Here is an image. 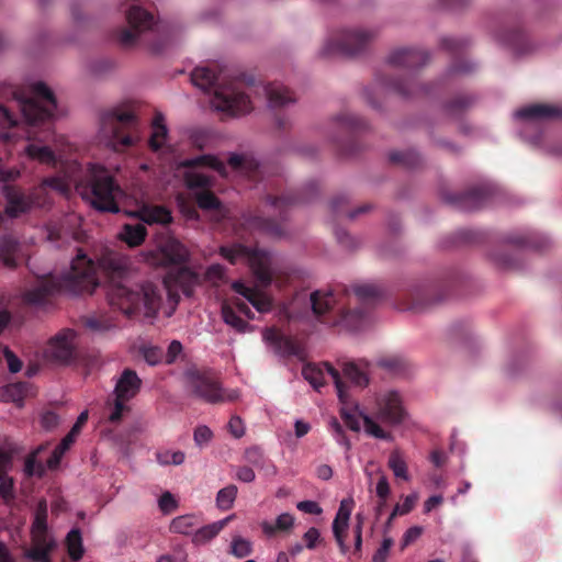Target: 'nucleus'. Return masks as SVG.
Returning a JSON list of instances; mask_svg holds the SVG:
<instances>
[{
    "label": "nucleus",
    "mask_w": 562,
    "mask_h": 562,
    "mask_svg": "<svg viewBox=\"0 0 562 562\" xmlns=\"http://www.w3.org/2000/svg\"><path fill=\"white\" fill-rule=\"evenodd\" d=\"M29 385L25 382L9 384L0 389V400L5 402L20 403L26 396Z\"/></svg>",
    "instance_id": "nucleus-47"
},
{
    "label": "nucleus",
    "mask_w": 562,
    "mask_h": 562,
    "mask_svg": "<svg viewBox=\"0 0 562 562\" xmlns=\"http://www.w3.org/2000/svg\"><path fill=\"white\" fill-rule=\"evenodd\" d=\"M184 181L187 187L191 190H207L213 184L211 177L200 172H187L184 176Z\"/></svg>",
    "instance_id": "nucleus-57"
},
{
    "label": "nucleus",
    "mask_w": 562,
    "mask_h": 562,
    "mask_svg": "<svg viewBox=\"0 0 562 562\" xmlns=\"http://www.w3.org/2000/svg\"><path fill=\"white\" fill-rule=\"evenodd\" d=\"M233 289L236 293L243 295L258 312L267 313L272 308V300L265 293L246 286L241 282H235Z\"/></svg>",
    "instance_id": "nucleus-29"
},
{
    "label": "nucleus",
    "mask_w": 562,
    "mask_h": 562,
    "mask_svg": "<svg viewBox=\"0 0 562 562\" xmlns=\"http://www.w3.org/2000/svg\"><path fill=\"white\" fill-rule=\"evenodd\" d=\"M50 550L49 544L36 546L29 551L27 557L34 562H50Z\"/></svg>",
    "instance_id": "nucleus-64"
},
{
    "label": "nucleus",
    "mask_w": 562,
    "mask_h": 562,
    "mask_svg": "<svg viewBox=\"0 0 562 562\" xmlns=\"http://www.w3.org/2000/svg\"><path fill=\"white\" fill-rule=\"evenodd\" d=\"M20 243L11 235L0 237V259L5 268L15 269L19 266Z\"/></svg>",
    "instance_id": "nucleus-33"
},
{
    "label": "nucleus",
    "mask_w": 562,
    "mask_h": 562,
    "mask_svg": "<svg viewBox=\"0 0 562 562\" xmlns=\"http://www.w3.org/2000/svg\"><path fill=\"white\" fill-rule=\"evenodd\" d=\"M67 551L71 560L78 561L82 558L85 550L82 537L79 529H71L66 537Z\"/></svg>",
    "instance_id": "nucleus-48"
},
{
    "label": "nucleus",
    "mask_w": 562,
    "mask_h": 562,
    "mask_svg": "<svg viewBox=\"0 0 562 562\" xmlns=\"http://www.w3.org/2000/svg\"><path fill=\"white\" fill-rule=\"evenodd\" d=\"M26 151L31 158L41 162L48 165H55L56 162L55 153L48 146L32 143L26 147Z\"/></svg>",
    "instance_id": "nucleus-50"
},
{
    "label": "nucleus",
    "mask_w": 562,
    "mask_h": 562,
    "mask_svg": "<svg viewBox=\"0 0 562 562\" xmlns=\"http://www.w3.org/2000/svg\"><path fill=\"white\" fill-rule=\"evenodd\" d=\"M151 127H153V133L149 138V147L151 150L158 151L159 149L162 148L164 143L167 137V134H168V130L165 124V117L161 113L155 114V116L153 119Z\"/></svg>",
    "instance_id": "nucleus-39"
},
{
    "label": "nucleus",
    "mask_w": 562,
    "mask_h": 562,
    "mask_svg": "<svg viewBox=\"0 0 562 562\" xmlns=\"http://www.w3.org/2000/svg\"><path fill=\"white\" fill-rule=\"evenodd\" d=\"M126 20L128 27L121 29L117 33V41L122 47L132 48L138 42H143L155 53L162 49L161 42L151 43L148 38L157 36L159 33V25L150 12L134 3L126 11Z\"/></svg>",
    "instance_id": "nucleus-9"
},
{
    "label": "nucleus",
    "mask_w": 562,
    "mask_h": 562,
    "mask_svg": "<svg viewBox=\"0 0 562 562\" xmlns=\"http://www.w3.org/2000/svg\"><path fill=\"white\" fill-rule=\"evenodd\" d=\"M515 116L529 121H547L562 117V106L551 104H532L516 111Z\"/></svg>",
    "instance_id": "nucleus-28"
},
{
    "label": "nucleus",
    "mask_w": 562,
    "mask_h": 562,
    "mask_svg": "<svg viewBox=\"0 0 562 562\" xmlns=\"http://www.w3.org/2000/svg\"><path fill=\"white\" fill-rule=\"evenodd\" d=\"M261 530L268 538H274L279 533H289L294 527V517L289 513L279 515L273 522L263 520Z\"/></svg>",
    "instance_id": "nucleus-34"
},
{
    "label": "nucleus",
    "mask_w": 562,
    "mask_h": 562,
    "mask_svg": "<svg viewBox=\"0 0 562 562\" xmlns=\"http://www.w3.org/2000/svg\"><path fill=\"white\" fill-rule=\"evenodd\" d=\"M509 240L513 244H516L519 246H528V247H532V248H536L539 250L547 248V246L549 245V239L547 237H543V236L538 237V236H535L533 234L515 236V237H512Z\"/></svg>",
    "instance_id": "nucleus-53"
},
{
    "label": "nucleus",
    "mask_w": 562,
    "mask_h": 562,
    "mask_svg": "<svg viewBox=\"0 0 562 562\" xmlns=\"http://www.w3.org/2000/svg\"><path fill=\"white\" fill-rule=\"evenodd\" d=\"M222 317L227 325L236 329L238 333H245L249 328V324L237 314L233 306L228 304L222 305Z\"/></svg>",
    "instance_id": "nucleus-49"
},
{
    "label": "nucleus",
    "mask_w": 562,
    "mask_h": 562,
    "mask_svg": "<svg viewBox=\"0 0 562 562\" xmlns=\"http://www.w3.org/2000/svg\"><path fill=\"white\" fill-rule=\"evenodd\" d=\"M233 515L228 516L222 520L205 525L199 529H196L192 533V543L195 546H203L214 539L233 519Z\"/></svg>",
    "instance_id": "nucleus-35"
},
{
    "label": "nucleus",
    "mask_w": 562,
    "mask_h": 562,
    "mask_svg": "<svg viewBox=\"0 0 562 562\" xmlns=\"http://www.w3.org/2000/svg\"><path fill=\"white\" fill-rule=\"evenodd\" d=\"M190 384L193 393L206 403L216 404L222 402H233L239 397L237 390L224 391L217 379L211 373H192Z\"/></svg>",
    "instance_id": "nucleus-13"
},
{
    "label": "nucleus",
    "mask_w": 562,
    "mask_h": 562,
    "mask_svg": "<svg viewBox=\"0 0 562 562\" xmlns=\"http://www.w3.org/2000/svg\"><path fill=\"white\" fill-rule=\"evenodd\" d=\"M37 452H38V450L30 453L25 458L24 473L29 477L34 476V475L41 477V476H43V474L45 472L44 465L36 460Z\"/></svg>",
    "instance_id": "nucleus-60"
},
{
    "label": "nucleus",
    "mask_w": 562,
    "mask_h": 562,
    "mask_svg": "<svg viewBox=\"0 0 562 562\" xmlns=\"http://www.w3.org/2000/svg\"><path fill=\"white\" fill-rule=\"evenodd\" d=\"M88 419V413L82 412L78 418L70 431L61 439L60 443L55 447L53 450L50 457L47 460V467L49 469H55L60 463V460L65 452L71 447V445L75 442L76 437L80 432V429L82 425Z\"/></svg>",
    "instance_id": "nucleus-27"
},
{
    "label": "nucleus",
    "mask_w": 562,
    "mask_h": 562,
    "mask_svg": "<svg viewBox=\"0 0 562 562\" xmlns=\"http://www.w3.org/2000/svg\"><path fill=\"white\" fill-rule=\"evenodd\" d=\"M434 293V286L420 283L413 284L405 294L404 302L401 304V308L413 312H422L435 303L441 301V297H432Z\"/></svg>",
    "instance_id": "nucleus-21"
},
{
    "label": "nucleus",
    "mask_w": 562,
    "mask_h": 562,
    "mask_svg": "<svg viewBox=\"0 0 562 562\" xmlns=\"http://www.w3.org/2000/svg\"><path fill=\"white\" fill-rule=\"evenodd\" d=\"M389 159L392 164L400 165L408 169L418 168L423 162L422 156L413 149L391 151Z\"/></svg>",
    "instance_id": "nucleus-41"
},
{
    "label": "nucleus",
    "mask_w": 562,
    "mask_h": 562,
    "mask_svg": "<svg viewBox=\"0 0 562 562\" xmlns=\"http://www.w3.org/2000/svg\"><path fill=\"white\" fill-rule=\"evenodd\" d=\"M363 425L366 431L378 439L391 440L392 435L385 431L378 423H375L370 416H363Z\"/></svg>",
    "instance_id": "nucleus-61"
},
{
    "label": "nucleus",
    "mask_w": 562,
    "mask_h": 562,
    "mask_svg": "<svg viewBox=\"0 0 562 562\" xmlns=\"http://www.w3.org/2000/svg\"><path fill=\"white\" fill-rule=\"evenodd\" d=\"M57 110L54 92L36 82L27 90L0 83V128L10 130L24 123L30 127L48 123Z\"/></svg>",
    "instance_id": "nucleus-3"
},
{
    "label": "nucleus",
    "mask_w": 562,
    "mask_h": 562,
    "mask_svg": "<svg viewBox=\"0 0 562 562\" xmlns=\"http://www.w3.org/2000/svg\"><path fill=\"white\" fill-rule=\"evenodd\" d=\"M417 499H418L417 494H411L404 498L403 504H396L386 521V525L390 526L396 516H402V515H406V514L411 513L413 510Z\"/></svg>",
    "instance_id": "nucleus-58"
},
{
    "label": "nucleus",
    "mask_w": 562,
    "mask_h": 562,
    "mask_svg": "<svg viewBox=\"0 0 562 562\" xmlns=\"http://www.w3.org/2000/svg\"><path fill=\"white\" fill-rule=\"evenodd\" d=\"M12 463V454L0 450V497L9 503L14 499V481L7 475Z\"/></svg>",
    "instance_id": "nucleus-31"
},
{
    "label": "nucleus",
    "mask_w": 562,
    "mask_h": 562,
    "mask_svg": "<svg viewBox=\"0 0 562 562\" xmlns=\"http://www.w3.org/2000/svg\"><path fill=\"white\" fill-rule=\"evenodd\" d=\"M252 550V543L249 540L241 536H235L233 537L228 552L237 559H244L249 557Z\"/></svg>",
    "instance_id": "nucleus-54"
},
{
    "label": "nucleus",
    "mask_w": 562,
    "mask_h": 562,
    "mask_svg": "<svg viewBox=\"0 0 562 562\" xmlns=\"http://www.w3.org/2000/svg\"><path fill=\"white\" fill-rule=\"evenodd\" d=\"M376 35L378 31L374 29H344L328 38L321 54L325 57L355 56L367 49Z\"/></svg>",
    "instance_id": "nucleus-10"
},
{
    "label": "nucleus",
    "mask_w": 562,
    "mask_h": 562,
    "mask_svg": "<svg viewBox=\"0 0 562 562\" xmlns=\"http://www.w3.org/2000/svg\"><path fill=\"white\" fill-rule=\"evenodd\" d=\"M2 194L7 201L4 213L9 217H19L33 207L29 194H25L14 186L3 184Z\"/></svg>",
    "instance_id": "nucleus-23"
},
{
    "label": "nucleus",
    "mask_w": 562,
    "mask_h": 562,
    "mask_svg": "<svg viewBox=\"0 0 562 562\" xmlns=\"http://www.w3.org/2000/svg\"><path fill=\"white\" fill-rule=\"evenodd\" d=\"M100 132L109 146L122 150L139 139V120L132 110L115 108L102 113Z\"/></svg>",
    "instance_id": "nucleus-8"
},
{
    "label": "nucleus",
    "mask_w": 562,
    "mask_h": 562,
    "mask_svg": "<svg viewBox=\"0 0 562 562\" xmlns=\"http://www.w3.org/2000/svg\"><path fill=\"white\" fill-rule=\"evenodd\" d=\"M71 186H75L82 200L100 212L119 213L120 203L126 196L112 172L98 164H89L78 177L45 178L29 196L33 206L44 207L50 203L48 190L67 195Z\"/></svg>",
    "instance_id": "nucleus-1"
},
{
    "label": "nucleus",
    "mask_w": 562,
    "mask_h": 562,
    "mask_svg": "<svg viewBox=\"0 0 562 562\" xmlns=\"http://www.w3.org/2000/svg\"><path fill=\"white\" fill-rule=\"evenodd\" d=\"M441 199L460 211L473 212L487 204L491 199V189L476 187L462 193L442 191Z\"/></svg>",
    "instance_id": "nucleus-15"
},
{
    "label": "nucleus",
    "mask_w": 562,
    "mask_h": 562,
    "mask_svg": "<svg viewBox=\"0 0 562 562\" xmlns=\"http://www.w3.org/2000/svg\"><path fill=\"white\" fill-rule=\"evenodd\" d=\"M191 80L203 91H213L211 102L217 111L237 116L252 110L249 95L239 89V81L228 79L217 65L196 67L191 74Z\"/></svg>",
    "instance_id": "nucleus-6"
},
{
    "label": "nucleus",
    "mask_w": 562,
    "mask_h": 562,
    "mask_svg": "<svg viewBox=\"0 0 562 562\" xmlns=\"http://www.w3.org/2000/svg\"><path fill=\"white\" fill-rule=\"evenodd\" d=\"M379 366L383 369L389 370L390 372L398 373L404 370L405 361L401 357L391 356L379 360Z\"/></svg>",
    "instance_id": "nucleus-63"
},
{
    "label": "nucleus",
    "mask_w": 562,
    "mask_h": 562,
    "mask_svg": "<svg viewBox=\"0 0 562 562\" xmlns=\"http://www.w3.org/2000/svg\"><path fill=\"white\" fill-rule=\"evenodd\" d=\"M224 278L225 268L220 263H213L205 270L202 281L205 280L217 285L220 282L224 281Z\"/></svg>",
    "instance_id": "nucleus-62"
},
{
    "label": "nucleus",
    "mask_w": 562,
    "mask_h": 562,
    "mask_svg": "<svg viewBox=\"0 0 562 562\" xmlns=\"http://www.w3.org/2000/svg\"><path fill=\"white\" fill-rule=\"evenodd\" d=\"M200 524L198 516L193 514L181 515L173 518L170 522L169 529L173 533L192 535L194 528Z\"/></svg>",
    "instance_id": "nucleus-45"
},
{
    "label": "nucleus",
    "mask_w": 562,
    "mask_h": 562,
    "mask_svg": "<svg viewBox=\"0 0 562 562\" xmlns=\"http://www.w3.org/2000/svg\"><path fill=\"white\" fill-rule=\"evenodd\" d=\"M355 299L359 307H350L348 288L338 284L329 290H317L311 294L314 315L319 322L329 326H344L350 330L361 328L367 310L382 295L380 288L372 284H361L353 288Z\"/></svg>",
    "instance_id": "nucleus-4"
},
{
    "label": "nucleus",
    "mask_w": 562,
    "mask_h": 562,
    "mask_svg": "<svg viewBox=\"0 0 562 562\" xmlns=\"http://www.w3.org/2000/svg\"><path fill=\"white\" fill-rule=\"evenodd\" d=\"M98 265L110 279L106 297L113 308H117L127 317L139 314L154 317L157 314L161 302L157 285L145 282L131 288L122 283L128 271V259L124 255L105 249Z\"/></svg>",
    "instance_id": "nucleus-2"
},
{
    "label": "nucleus",
    "mask_w": 562,
    "mask_h": 562,
    "mask_svg": "<svg viewBox=\"0 0 562 562\" xmlns=\"http://www.w3.org/2000/svg\"><path fill=\"white\" fill-rule=\"evenodd\" d=\"M228 165L235 171L243 172L255 181H257L261 175V165L251 155L232 154L228 158Z\"/></svg>",
    "instance_id": "nucleus-30"
},
{
    "label": "nucleus",
    "mask_w": 562,
    "mask_h": 562,
    "mask_svg": "<svg viewBox=\"0 0 562 562\" xmlns=\"http://www.w3.org/2000/svg\"><path fill=\"white\" fill-rule=\"evenodd\" d=\"M220 255L232 265L239 261L246 262L262 286L270 285L272 281L270 257L265 250L251 248L243 244H233L231 246H221Z\"/></svg>",
    "instance_id": "nucleus-11"
},
{
    "label": "nucleus",
    "mask_w": 562,
    "mask_h": 562,
    "mask_svg": "<svg viewBox=\"0 0 562 562\" xmlns=\"http://www.w3.org/2000/svg\"><path fill=\"white\" fill-rule=\"evenodd\" d=\"M317 192V183L311 182L301 192L290 190L281 194H268L267 202L282 213L292 205L312 201Z\"/></svg>",
    "instance_id": "nucleus-20"
},
{
    "label": "nucleus",
    "mask_w": 562,
    "mask_h": 562,
    "mask_svg": "<svg viewBox=\"0 0 562 562\" xmlns=\"http://www.w3.org/2000/svg\"><path fill=\"white\" fill-rule=\"evenodd\" d=\"M83 322L85 326L92 331L103 333L115 327L113 318L106 315L89 316Z\"/></svg>",
    "instance_id": "nucleus-55"
},
{
    "label": "nucleus",
    "mask_w": 562,
    "mask_h": 562,
    "mask_svg": "<svg viewBox=\"0 0 562 562\" xmlns=\"http://www.w3.org/2000/svg\"><path fill=\"white\" fill-rule=\"evenodd\" d=\"M355 502L352 498H346L340 502L338 512L333 521L334 537L339 546L340 552L345 554L348 551L346 544L347 529L349 526L350 515L353 508Z\"/></svg>",
    "instance_id": "nucleus-24"
},
{
    "label": "nucleus",
    "mask_w": 562,
    "mask_h": 562,
    "mask_svg": "<svg viewBox=\"0 0 562 562\" xmlns=\"http://www.w3.org/2000/svg\"><path fill=\"white\" fill-rule=\"evenodd\" d=\"M182 166L187 168L209 167L221 175H224L226 170L224 162L213 155H201L194 158L186 159L182 162Z\"/></svg>",
    "instance_id": "nucleus-46"
},
{
    "label": "nucleus",
    "mask_w": 562,
    "mask_h": 562,
    "mask_svg": "<svg viewBox=\"0 0 562 562\" xmlns=\"http://www.w3.org/2000/svg\"><path fill=\"white\" fill-rule=\"evenodd\" d=\"M188 260V249L175 238L164 240L146 255V261L151 266L173 267L164 279L167 288H179L186 296H191L194 288L202 283V276L189 267L181 266Z\"/></svg>",
    "instance_id": "nucleus-7"
},
{
    "label": "nucleus",
    "mask_w": 562,
    "mask_h": 562,
    "mask_svg": "<svg viewBox=\"0 0 562 562\" xmlns=\"http://www.w3.org/2000/svg\"><path fill=\"white\" fill-rule=\"evenodd\" d=\"M198 206L203 211H214L221 217L224 216L225 209L221 200L209 189L195 193Z\"/></svg>",
    "instance_id": "nucleus-42"
},
{
    "label": "nucleus",
    "mask_w": 562,
    "mask_h": 562,
    "mask_svg": "<svg viewBox=\"0 0 562 562\" xmlns=\"http://www.w3.org/2000/svg\"><path fill=\"white\" fill-rule=\"evenodd\" d=\"M76 333L72 329H64L50 339L48 355L60 363H67L74 356V340Z\"/></svg>",
    "instance_id": "nucleus-22"
},
{
    "label": "nucleus",
    "mask_w": 562,
    "mask_h": 562,
    "mask_svg": "<svg viewBox=\"0 0 562 562\" xmlns=\"http://www.w3.org/2000/svg\"><path fill=\"white\" fill-rule=\"evenodd\" d=\"M407 417L402 396L396 391H389L376 398V418L391 426L402 424Z\"/></svg>",
    "instance_id": "nucleus-16"
},
{
    "label": "nucleus",
    "mask_w": 562,
    "mask_h": 562,
    "mask_svg": "<svg viewBox=\"0 0 562 562\" xmlns=\"http://www.w3.org/2000/svg\"><path fill=\"white\" fill-rule=\"evenodd\" d=\"M387 465L393 471L395 477L402 479L404 481L409 480L406 461L404 460L400 451L394 450L391 452Z\"/></svg>",
    "instance_id": "nucleus-52"
},
{
    "label": "nucleus",
    "mask_w": 562,
    "mask_h": 562,
    "mask_svg": "<svg viewBox=\"0 0 562 562\" xmlns=\"http://www.w3.org/2000/svg\"><path fill=\"white\" fill-rule=\"evenodd\" d=\"M142 380L136 371L126 368L122 371L114 387V405L109 416L110 422L117 423L122 419L123 413L128 409L126 402L134 398L140 391Z\"/></svg>",
    "instance_id": "nucleus-12"
},
{
    "label": "nucleus",
    "mask_w": 562,
    "mask_h": 562,
    "mask_svg": "<svg viewBox=\"0 0 562 562\" xmlns=\"http://www.w3.org/2000/svg\"><path fill=\"white\" fill-rule=\"evenodd\" d=\"M376 86L381 90L394 92L403 98L419 97L428 94V86H420L413 72L383 74L376 79Z\"/></svg>",
    "instance_id": "nucleus-14"
},
{
    "label": "nucleus",
    "mask_w": 562,
    "mask_h": 562,
    "mask_svg": "<svg viewBox=\"0 0 562 562\" xmlns=\"http://www.w3.org/2000/svg\"><path fill=\"white\" fill-rule=\"evenodd\" d=\"M140 218L147 224H169L172 221L170 211L162 205L144 206Z\"/></svg>",
    "instance_id": "nucleus-38"
},
{
    "label": "nucleus",
    "mask_w": 562,
    "mask_h": 562,
    "mask_svg": "<svg viewBox=\"0 0 562 562\" xmlns=\"http://www.w3.org/2000/svg\"><path fill=\"white\" fill-rule=\"evenodd\" d=\"M146 235L147 229L143 224H125L120 233V238L128 246L137 247L145 240Z\"/></svg>",
    "instance_id": "nucleus-40"
},
{
    "label": "nucleus",
    "mask_w": 562,
    "mask_h": 562,
    "mask_svg": "<svg viewBox=\"0 0 562 562\" xmlns=\"http://www.w3.org/2000/svg\"><path fill=\"white\" fill-rule=\"evenodd\" d=\"M263 339L273 346L274 351L283 357L301 356L302 346L294 338L281 334L276 328H268L263 333Z\"/></svg>",
    "instance_id": "nucleus-26"
},
{
    "label": "nucleus",
    "mask_w": 562,
    "mask_h": 562,
    "mask_svg": "<svg viewBox=\"0 0 562 562\" xmlns=\"http://www.w3.org/2000/svg\"><path fill=\"white\" fill-rule=\"evenodd\" d=\"M344 375L355 385L363 387L369 383L367 373L355 362H346L342 367Z\"/></svg>",
    "instance_id": "nucleus-51"
},
{
    "label": "nucleus",
    "mask_w": 562,
    "mask_h": 562,
    "mask_svg": "<svg viewBox=\"0 0 562 562\" xmlns=\"http://www.w3.org/2000/svg\"><path fill=\"white\" fill-rule=\"evenodd\" d=\"M245 460L257 469L265 471L267 475H274L277 473V468L271 460L266 458L263 451L259 447H250L246 449Z\"/></svg>",
    "instance_id": "nucleus-37"
},
{
    "label": "nucleus",
    "mask_w": 562,
    "mask_h": 562,
    "mask_svg": "<svg viewBox=\"0 0 562 562\" xmlns=\"http://www.w3.org/2000/svg\"><path fill=\"white\" fill-rule=\"evenodd\" d=\"M499 40L516 54H525L530 49L527 35L518 27L505 32L501 35Z\"/></svg>",
    "instance_id": "nucleus-36"
},
{
    "label": "nucleus",
    "mask_w": 562,
    "mask_h": 562,
    "mask_svg": "<svg viewBox=\"0 0 562 562\" xmlns=\"http://www.w3.org/2000/svg\"><path fill=\"white\" fill-rule=\"evenodd\" d=\"M271 109H281L290 103L295 102L293 93L281 83H269L262 87Z\"/></svg>",
    "instance_id": "nucleus-32"
},
{
    "label": "nucleus",
    "mask_w": 562,
    "mask_h": 562,
    "mask_svg": "<svg viewBox=\"0 0 562 562\" xmlns=\"http://www.w3.org/2000/svg\"><path fill=\"white\" fill-rule=\"evenodd\" d=\"M475 98L469 94H458L445 104V112L451 117H458L470 109Z\"/></svg>",
    "instance_id": "nucleus-43"
},
{
    "label": "nucleus",
    "mask_w": 562,
    "mask_h": 562,
    "mask_svg": "<svg viewBox=\"0 0 562 562\" xmlns=\"http://www.w3.org/2000/svg\"><path fill=\"white\" fill-rule=\"evenodd\" d=\"M98 285L94 261L81 249H78V254L72 259L67 273L60 278L52 273L37 278L35 285L26 290L22 299L30 305H43L56 293L91 294Z\"/></svg>",
    "instance_id": "nucleus-5"
},
{
    "label": "nucleus",
    "mask_w": 562,
    "mask_h": 562,
    "mask_svg": "<svg viewBox=\"0 0 562 562\" xmlns=\"http://www.w3.org/2000/svg\"><path fill=\"white\" fill-rule=\"evenodd\" d=\"M469 46V42L464 38L445 37L441 40V47L456 57L449 71L452 74H468L475 69V65L471 61L459 60L457 57L462 55Z\"/></svg>",
    "instance_id": "nucleus-25"
},
{
    "label": "nucleus",
    "mask_w": 562,
    "mask_h": 562,
    "mask_svg": "<svg viewBox=\"0 0 562 562\" xmlns=\"http://www.w3.org/2000/svg\"><path fill=\"white\" fill-rule=\"evenodd\" d=\"M237 496V487L233 484L218 491L216 495V505L222 510L229 509Z\"/></svg>",
    "instance_id": "nucleus-56"
},
{
    "label": "nucleus",
    "mask_w": 562,
    "mask_h": 562,
    "mask_svg": "<svg viewBox=\"0 0 562 562\" xmlns=\"http://www.w3.org/2000/svg\"><path fill=\"white\" fill-rule=\"evenodd\" d=\"M429 56L419 48L403 47L394 49L387 57V64L397 71L415 70L426 65Z\"/></svg>",
    "instance_id": "nucleus-19"
},
{
    "label": "nucleus",
    "mask_w": 562,
    "mask_h": 562,
    "mask_svg": "<svg viewBox=\"0 0 562 562\" xmlns=\"http://www.w3.org/2000/svg\"><path fill=\"white\" fill-rule=\"evenodd\" d=\"M249 225L272 237H282L284 235L283 225L272 218L255 216L251 218Z\"/></svg>",
    "instance_id": "nucleus-44"
},
{
    "label": "nucleus",
    "mask_w": 562,
    "mask_h": 562,
    "mask_svg": "<svg viewBox=\"0 0 562 562\" xmlns=\"http://www.w3.org/2000/svg\"><path fill=\"white\" fill-rule=\"evenodd\" d=\"M325 371L331 376L334 380L337 395L341 403L348 402V395L346 392V385L344 384L339 371L334 368L329 362H325L323 364V368L317 367L315 364H306L303 367L302 374L305 380L310 382V384L316 390L319 391V389L325 384L324 374Z\"/></svg>",
    "instance_id": "nucleus-17"
},
{
    "label": "nucleus",
    "mask_w": 562,
    "mask_h": 562,
    "mask_svg": "<svg viewBox=\"0 0 562 562\" xmlns=\"http://www.w3.org/2000/svg\"><path fill=\"white\" fill-rule=\"evenodd\" d=\"M335 127L344 134L346 144L338 137L334 138V142L339 147L340 151L345 155H349L353 151L352 136L368 128V123L362 117L356 116L348 112L340 113L334 120Z\"/></svg>",
    "instance_id": "nucleus-18"
},
{
    "label": "nucleus",
    "mask_w": 562,
    "mask_h": 562,
    "mask_svg": "<svg viewBox=\"0 0 562 562\" xmlns=\"http://www.w3.org/2000/svg\"><path fill=\"white\" fill-rule=\"evenodd\" d=\"M157 461L161 465H180L184 462L186 456L182 451H159L156 454Z\"/></svg>",
    "instance_id": "nucleus-59"
}]
</instances>
